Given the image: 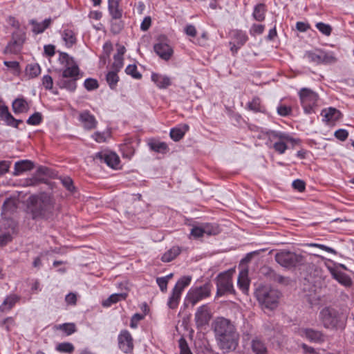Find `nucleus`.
<instances>
[{"mask_svg": "<svg viewBox=\"0 0 354 354\" xmlns=\"http://www.w3.org/2000/svg\"><path fill=\"white\" fill-rule=\"evenodd\" d=\"M28 211L32 219H49L55 212V201L47 194L31 196L28 198Z\"/></svg>", "mask_w": 354, "mask_h": 354, "instance_id": "1", "label": "nucleus"}, {"mask_svg": "<svg viewBox=\"0 0 354 354\" xmlns=\"http://www.w3.org/2000/svg\"><path fill=\"white\" fill-rule=\"evenodd\" d=\"M254 295L262 308L274 310L278 306L281 293L269 285H260L257 288Z\"/></svg>", "mask_w": 354, "mask_h": 354, "instance_id": "2", "label": "nucleus"}, {"mask_svg": "<svg viewBox=\"0 0 354 354\" xmlns=\"http://www.w3.org/2000/svg\"><path fill=\"white\" fill-rule=\"evenodd\" d=\"M274 259L281 266L287 269L303 266L306 262L305 257L302 254L286 250H282L277 252L274 255Z\"/></svg>", "mask_w": 354, "mask_h": 354, "instance_id": "3", "label": "nucleus"}, {"mask_svg": "<svg viewBox=\"0 0 354 354\" xmlns=\"http://www.w3.org/2000/svg\"><path fill=\"white\" fill-rule=\"evenodd\" d=\"M215 339L237 332L236 328L230 319L223 317H216L212 324Z\"/></svg>", "mask_w": 354, "mask_h": 354, "instance_id": "4", "label": "nucleus"}, {"mask_svg": "<svg viewBox=\"0 0 354 354\" xmlns=\"http://www.w3.org/2000/svg\"><path fill=\"white\" fill-rule=\"evenodd\" d=\"M58 60L63 66L61 77L80 78V69L73 57L66 53H60Z\"/></svg>", "mask_w": 354, "mask_h": 354, "instance_id": "5", "label": "nucleus"}, {"mask_svg": "<svg viewBox=\"0 0 354 354\" xmlns=\"http://www.w3.org/2000/svg\"><path fill=\"white\" fill-rule=\"evenodd\" d=\"M240 335L237 332L232 333L227 336L216 339V342L218 348L223 353H228L236 349L239 342Z\"/></svg>", "mask_w": 354, "mask_h": 354, "instance_id": "6", "label": "nucleus"}, {"mask_svg": "<svg viewBox=\"0 0 354 354\" xmlns=\"http://www.w3.org/2000/svg\"><path fill=\"white\" fill-rule=\"evenodd\" d=\"M212 286L209 283H206L200 287L191 288L186 297V299L194 306L199 301L207 298L210 296Z\"/></svg>", "mask_w": 354, "mask_h": 354, "instance_id": "7", "label": "nucleus"}, {"mask_svg": "<svg viewBox=\"0 0 354 354\" xmlns=\"http://www.w3.org/2000/svg\"><path fill=\"white\" fill-rule=\"evenodd\" d=\"M216 296L221 297L227 292L233 291V285L232 281V272L227 271L222 272L216 277Z\"/></svg>", "mask_w": 354, "mask_h": 354, "instance_id": "8", "label": "nucleus"}, {"mask_svg": "<svg viewBox=\"0 0 354 354\" xmlns=\"http://www.w3.org/2000/svg\"><path fill=\"white\" fill-rule=\"evenodd\" d=\"M212 318L211 308L208 304H203L197 308L194 314V321L197 328H201L209 324Z\"/></svg>", "mask_w": 354, "mask_h": 354, "instance_id": "9", "label": "nucleus"}, {"mask_svg": "<svg viewBox=\"0 0 354 354\" xmlns=\"http://www.w3.org/2000/svg\"><path fill=\"white\" fill-rule=\"evenodd\" d=\"M299 97L305 112L311 113L313 107L317 104V94L309 88H304L299 91Z\"/></svg>", "mask_w": 354, "mask_h": 354, "instance_id": "10", "label": "nucleus"}, {"mask_svg": "<svg viewBox=\"0 0 354 354\" xmlns=\"http://www.w3.org/2000/svg\"><path fill=\"white\" fill-rule=\"evenodd\" d=\"M319 318L326 328L335 327L338 322L336 310L329 307H326L320 311Z\"/></svg>", "mask_w": 354, "mask_h": 354, "instance_id": "11", "label": "nucleus"}, {"mask_svg": "<svg viewBox=\"0 0 354 354\" xmlns=\"http://www.w3.org/2000/svg\"><path fill=\"white\" fill-rule=\"evenodd\" d=\"M15 226L12 221L3 219L0 221V246L7 244L12 240Z\"/></svg>", "mask_w": 354, "mask_h": 354, "instance_id": "12", "label": "nucleus"}, {"mask_svg": "<svg viewBox=\"0 0 354 354\" xmlns=\"http://www.w3.org/2000/svg\"><path fill=\"white\" fill-rule=\"evenodd\" d=\"M118 346L122 351L125 353L132 352L133 349V339L128 330H122L118 335Z\"/></svg>", "mask_w": 354, "mask_h": 354, "instance_id": "13", "label": "nucleus"}, {"mask_svg": "<svg viewBox=\"0 0 354 354\" xmlns=\"http://www.w3.org/2000/svg\"><path fill=\"white\" fill-rule=\"evenodd\" d=\"M270 136L278 139V141L274 144L273 147L274 150L279 153H283L285 152L287 149V142H292L294 140L288 134L280 132L272 131Z\"/></svg>", "mask_w": 354, "mask_h": 354, "instance_id": "14", "label": "nucleus"}, {"mask_svg": "<svg viewBox=\"0 0 354 354\" xmlns=\"http://www.w3.org/2000/svg\"><path fill=\"white\" fill-rule=\"evenodd\" d=\"M261 273L268 280L278 283L279 284L287 285L289 282L288 277H285L281 274H277L273 269L268 266H263L261 268Z\"/></svg>", "mask_w": 354, "mask_h": 354, "instance_id": "15", "label": "nucleus"}, {"mask_svg": "<svg viewBox=\"0 0 354 354\" xmlns=\"http://www.w3.org/2000/svg\"><path fill=\"white\" fill-rule=\"evenodd\" d=\"M299 334L301 337L307 338L310 342L322 343L325 341V336L322 332L312 328H301Z\"/></svg>", "mask_w": 354, "mask_h": 354, "instance_id": "16", "label": "nucleus"}, {"mask_svg": "<svg viewBox=\"0 0 354 354\" xmlns=\"http://www.w3.org/2000/svg\"><path fill=\"white\" fill-rule=\"evenodd\" d=\"M95 159L105 162L109 167L115 168L120 162V158L115 153L100 152L96 153Z\"/></svg>", "mask_w": 354, "mask_h": 354, "instance_id": "17", "label": "nucleus"}, {"mask_svg": "<svg viewBox=\"0 0 354 354\" xmlns=\"http://www.w3.org/2000/svg\"><path fill=\"white\" fill-rule=\"evenodd\" d=\"M0 118L5 121L7 125L15 128L22 123L21 120L15 119L8 111V108L6 105H0Z\"/></svg>", "mask_w": 354, "mask_h": 354, "instance_id": "18", "label": "nucleus"}, {"mask_svg": "<svg viewBox=\"0 0 354 354\" xmlns=\"http://www.w3.org/2000/svg\"><path fill=\"white\" fill-rule=\"evenodd\" d=\"M79 120L86 129H92L95 128L97 121L88 111H84L80 113Z\"/></svg>", "mask_w": 354, "mask_h": 354, "instance_id": "19", "label": "nucleus"}, {"mask_svg": "<svg viewBox=\"0 0 354 354\" xmlns=\"http://www.w3.org/2000/svg\"><path fill=\"white\" fill-rule=\"evenodd\" d=\"M155 52L163 59L168 60L172 55L173 50L166 43L160 42L154 46Z\"/></svg>", "mask_w": 354, "mask_h": 354, "instance_id": "20", "label": "nucleus"}, {"mask_svg": "<svg viewBox=\"0 0 354 354\" xmlns=\"http://www.w3.org/2000/svg\"><path fill=\"white\" fill-rule=\"evenodd\" d=\"M323 120L326 122H333L338 120L342 117L341 112L335 108L329 107L322 111Z\"/></svg>", "mask_w": 354, "mask_h": 354, "instance_id": "21", "label": "nucleus"}, {"mask_svg": "<svg viewBox=\"0 0 354 354\" xmlns=\"http://www.w3.org/2000/svg\"><path fill=\"white\" fill-rule=\"evenodd\" d=\"M329 270L333 277L342 285L346 287H350L352 285V280L346 274L335 268H329Z\"/></svg>", "mask_w": 354, "mask_h": 354, "instance_id": "22", "label": "nucleus"}, {"mask_svg": "<svg viewBox=\"0 0 354 354\" xmlns=\"http://www.w3.org/2000/svg\"><path fill=\"white\" fill-rule=\"evenodd\" d=\"M12 111L15 114L26 113L29 110L27 101L23 97L15 99L12 104Z\"/></svg>", "mask_w": 354, "mask_h": 354, "instance_id": "23", "label": "nucleus"}, {"mask_svg": "<svg viewBox=\"0 0 354 354\" xmlns=\"http://www.w3.org/2000/svg\"><path fill=\"white\" fill-rule=\"evenodd\" d=\"M33 167L34 164L30 160H25L17 162L15 164V171L13 172V175L18 176L22 172L31 170Z\"/></svg>", "mask_w": 354, "mask_h": 354, "instance_id": "24", "label": "nucleus"}, {"mask_svg": "<svg viewBox=\"0 0 354 354\" xmlns=\"http://www.w3.org/2000/svg\"><path fill=\"white\" fill-rule=\"evenodd\" d=\"M120 0H109V10L113 20L120 19L122 15V10L119 9Z\"/></svg>", "mask_w": 354, "mask_h": 354, "instance_id": "25", "label": "nucleus"}, {"mask_svg": "<svg viewBox=\"0 0 354 354\" xmlns=\"http://www.w3.org/2000/svg\"><path fill=\"white\" fill-rule=\"evenodd\" d=\"M251 348L254 354H267L268 353L266 344L259 338H254L252 340Z\"/></svg>", "mask_w": 354, "mask_h": 354, "instance_id": "26", "label": "nucleus"}, {"mask_svg": "<svg viewBox=\"0 0 354 354\" xmlns=\"http://www.w3.org/2000/svg\"><path fill=\"white\" fill-rule=\"evenodd\" d=\"M238 285L244 293L248 292L250 285L248 270H243L240 272L238 277Z\"/></svg>", "mask_w": 354, "mask_h": 354, "instance_id": "27", "label": "nucleus"}, {"mask_svg": "<svg viewBox=\"0 0 354 354\" xmlns=\"http://www.w3.org/2000/svg\"><path fill=\"white\" fill-rule=\"evenodd\" d=\"M76 79L68 77H60L58 80V85L62 88H66L70 91H74L76 89Z\"/></svg>", "mask_w": 354, "mask_h": 354, "instance_id": "28", "label": "nucleus"}, {"mask_svg": "<svg viewBox=\"0 0 354 354\" xmlns=\"http://www.w3.org/2000/svg\"><path fill=\"white\" fill-rule=\"evenodd\" d=\"M151 80L160 88H165L170 85L171 82L168 77L157 73H153Z\"/></svg>", "mask_w": 354, "mask_h": 354, "instance_id": "29", "label": "nucleus"}, {"mask_svg": "<svg viewBox=\"0 0 354 354\" xmlns=\"http://www.w3.org/2000/svg\"><path fill=\"white\" fill-rule=\"evenodd\" d=\"M41 73V68L37 63L29 64L25 68V75L28 79L37 77Z\"/></svg>", "mask_w": 354, "mask_h": 354, "instance_id": "30", "label": "nucleus"}, {"mask_svg": "<svg viewBox=\"0 0 354 354\" xmlns=\"http://www.w3.org/2000/svg\"><path fill=\"white\" fill-rule=\"evenodd\" d=\"M127 297V293H116L111 295L108 299L102 301L104 307H109L113 304H115L121 300H124Z\"/></svg>", "mask_w": 354, "mask_h": 354, "instance_id": "31", "label": "nucleus"}, {"mask_svg": "<svg viewBox=\"0 0 354 354\" xmlns=\"http://www.w3.org/2000/svg\"><path fill=\"white\" fill-rule=\"evenodd\" d=\"M180 248L178 246H174L163 254L161 257V260L163 262H170L174 259L180 253Z\"/></svg>", "mask_w": 354, "mask_h": 354, "instance_id": "32", "label": "nucleus"}, {"mask_svg": "<svg viewBox=\"0 0 354 354\" xmlns=\"http://www.w3.org/2000/svg\"><path fill=\"white\" fill-rule=\"evenodd\" d=\"M32 25V31L36 34L43 32L51 24L50 19H45L42 23H37L35 20H31Z\"/></svg>", "mask_w": 354, "mask_h": 354, "instance_id": "33", "label": "nucleus"}, {"mask_svg": "<svg viewBox=\"0 0 354 354\" xmlns=\"http://www.w3.org/2000/svg\"><path fill=\"white\" fill-rule=\"evenodd\" d=\"M189 127L187 124L183 126V128H173L170 131V137L174 141H179L182 139L185 133V132L188 130Z\"/></svg>", "mask_w": 354, "mask_h": 354, "instance_id": "34", "label": "nucleus"}, {"mask_svg": "<svg viewBox=\"0 0 354 354\" xmlns=\"http://www.w3.org/2000/svg\"><path fill=\"white\" fill-rule=\"evenodd\" d=\"M191 280H192V277L190 276H184V277H181L177 281L173 290L174 292H178L179 294L181 295L184 288L189 285Z\"/></svg>", "mask_w": 354, "mask_h": 354, "instance_id": "35", "label": "nucleus"}, {"mask_svg": "<svg viewBox=\"0 0 354 354\" xmlns=\"http://www.w3.org/2000/svg\"><path fill=\"white\" fill-rule=\"evenodd\" d=\"M322 64H334L338 59L333 52H326L322 50Z\"/></svg>", "mask_w": 354, "mask_h": 354, "instance_id": "36", "label": "nucleus"}, {"mask_svg": "<svg viewBox=\"0 0 354 354\" xmlns=\"http://www.w3.org/2000/svg\"><path fill=\"white\" fill-rule=\"evenodd\" d=\"M266 6L263 3L257 4L253 11L252 16L258 21H262L265 19Z\"/></svg>", "mask_w": 354, "mask_h": 354, "instance_id": "37", "label": "nucleus"}, {"mask_svg": "<svg viewBox=\"0 0 354 354\" xmlns=\"http://www.w3.org/2000/svg\"><path fill=\"white\" fill-rule=\"evenodd\" d=\"M322 50L317 49L314 51H307L305 57L309 62L316 63L317 64H322Z\"/></svg>", "mask_w": 354, "mask_h": 354, "instance_id": "38", "label": "nucleus"}, {"mask_svg": "<svg viewBox=\"0 0 354 354\" xmlns=\"http://www.w3.org/2000/svg\"><path fill=\"white\" fill-rule=\"evenodd\" d=\"M19 297L16 295H11L8 296L3 301L2 305L0 306L2 310H10L14 305L19 301Z\"/></svg>", "mask_w": 354, "mask_h": 354, "instance_id": "39", "label": "nucleus"}, {"mask_svg": "<svg viewBox=\"0 0 354 354\" xmlns=\"http://www.w3.org/2000/svg\"><path fill=\"white\" fill-rule=\"evenodd\" d=\"M118 72V71L114 70L113 71H110L106 74V80L111 88H114L119 80Z\"/></svg>", "mask_w": 354, "mask_h": 354, "instance_id": "40", "label": "nucleus"}, {"mask_svg": "<svg viewBox=\"0 0 354 354\" xmlns=\"http://www.w3.org/2000/svg\"><path fill=\"white\" fill-rule=\"evenodd\" d=\"M17 208V202L15 199L8 198L6 199L2 206V209L4 213L12 212Z\"/></svg>", "mask_w": 354, "mask_h": 354, "instance_id": "41", "label": "nucleus"}, {"mask_svg": "<svg viewBox=\"0 0 354 354\" xmlns=\"http://www.w3.org/2000/svg\"><path fill=\"white\" fill-rule=\"evenodd\" d=\"M57 328L64 331L67 335H70L76 331V326L73 323H65L57 326Z\"/></svg>", "mask_w": 354, "mask_h": 354, "instance_id": "42", "label": "nucleus"}, {"mask_svg": "<svg viewBox=\"0 0 354 354\" xmlns=\"http://www.w3.org/2000/svg\"><path fill=\"white\" fill-rule=\"evenodd\" d=\"M180 295H181L178 292H174V290L172 291V294L167 303V305L170 308L174 309L178 306Z\"/></svg>", "mask_w": 354, "mask_h": 354, "instance_id": "43", "label": "nucleus"}, {"mask_svg": "<svg viewBox=\"0 0 354 354\" xmlns=\"http://www.w3.org/2000/svg\"><path fill=\"white\" fill-rule=\"evenodd\" d=\"M56 350L60 353H71L74 351V346L71 343L64 342L57 344Z\"/></svg>", "mask_w": 354, "mask_h": 354, "instance_id": "44", "label": "nucleus"}, {"mask_svg": "<svg viewBox=\"0 0 354 354\" xmlns=\"http://www.w3.org/2000/svg\"><path fill=\"white\" fill-rule=\"evenodd\" d=\"M149 147L153 151L160 153H165L168 149L166 143L160 142L149 143Z\"/></svg>", "mask_w": 354, "mask_h": 354, "instance_id": "45", "label": "nucleus"}, {"mask_svg": "<svg viewBox=\"0 0 354 354\" xmlns=\"http://www.w3.org/2000/svg\"><path fill=\"white\" fill-rule=\"evenodd\" d=\"M316 28L324 35L329 36L332 32V28L329 24L323 22H318L315 25Z\"/></svg>", "mask_w": 354, "mask_h": 354, "instance_id": "46", "label": "nucleus"}, {"mask_svg": "<svg viewBox=\"0 0 354 354\" xmlns=\"http://www.w3.org/2000/svg\"><path fill=\"white\" fill-rule=\"evenodd\" d=\"M237 45L243 46L247 41L248 37L246 34L241 30H237L234 34Z\"/></svg>", "mask_w": 354, "mask_h": 354, "instance_id": "47", "label": "nucleus"}, {"mask_svg": "<svg viewBox=\"0 0 354 354\" xmlns=\"http://www.w3.org/2000/svg\"><path fill=\"white\" fill-rule=\"evenodd\" d=\"M127 74L131 75L135 79H140L142 75L138 72L137 66L135 64L129 65L125 70Z\"/></svg>", "mask_w": 354, "mask_h": 354, "instance_id": "48", "label": "nucleus"}, {"mask_svg": "<svg viewBox=\"0 0 354 354\" xmlns=\"http://www.w3.org/2000/svg\"><path fill=\"white\" fill-rule=\"evenodd\" d=\"M41 114L39 112H36L29 117L27 123L30 125H37L41 122Z\"/></svg>", "mask_w": 354, "mask_h": 354, "instance_id": "49", "label": "nucleus"}, {"mask_svg": "<svg viewBox=\"0 0 354 354\" xmlns=\"http://www.w3.org/2000/svg\"><path fill=\"white\" fill-rule=\"evenodd\" d=\"M123 28V23L122 21H118V19L114 20L111 21V31L116 35L120 32V31Z\"/></svg>", "mask_w": 354, "mask_h": 354, "instance_id": "50", "label": "nucleus"}, {"mask_svg": "<svg viewBox=\"0 0 354 354\" xmlns=\"http://www.w3.org/2000/svg\"><path fill=\"white\" fill-rule=\"evenodd\" d=\"M84 86L88 91H92L98 88V82L93 78H88L84 81Z\"/></svg>", "mask_w": 354, "mask_h": 354, "instance_id": "51", "label": "nucleus"}, {"mask_svg": "<svg viewBox=\"0 0 354 354\" xmlns=\"http://www.w3.org/2000/svg\"><path fill=\"white\" fill-rule=\"evenodd\" d=\"M21 48V44L17 41H14L8 45L6 50L12 53H17L20 51Z\"/></svg>", "mask_w": 354, "mask_h": 354, "instance_id": "52", "label": "nucleus"}, {"mask_svg": "<svg viewBox=\"0 0 354 354\" xmlns=\"http://www.w3.org/2000/svg\"><path fill=\"white\" fill-rule=\"evenodd\" d=\"M63 39L68 44H73L75 42V37L71 30H65L63 34Z\"/></svg>", "mask_w": 354, "mask_h": 354, "instance_id": "53", "label": "nucleus"}, {"mask_svg": "<svg viewBox=\"0 0 354 354\" xmlns=\"http://www.w3.org/2000/svg\"><path fill=\"white\" fill-rule=\"evenodd\" d=\"M179 347L180 349V354H192L191 352L186 340L184 338H180L179 340Z\"/></svg>", "mask_w": 354, "mask_h": 354, "instance_id": "54", "label": "nucleus"}, {"mask_svg": "<svg viewBox=\"0 0 354 354\" xmlns=\"http://www.w3.org/2000/svg\"><path fill=\"white\" fill-rule=\"evenodd\" d=\"M264 26L261 24H254L251 28L250 29V33L252 36H255L256 35H260L263 33L264 30Z\"/></svg>", "mask_w": 354, "mask_h": 354, "instance_id": "55", "label": "nucleus"}, {"mask_svg": "<svg viewBox=\"0 0 354 354\" xmlns=\"http://www.w3.org/2000/svg\"><path fill=\"white\" fill-rule=\"evenodd\" d=\"M113 58V68L116 71H119L123 66V57L114 55Z\"/></svg>", "mask_w": 354, "mask_h": 354, "instance_id": "56", "label": "nucleus"}, {"mask_svg": "<svg viewBox=\"0 0 354 354\" xmlns=\"http://www.w3.org/2000/svg\"><path fill=\"white\" fill-rule=\"evenodd\" d=\"M144 318V315H141V314H139V313H136L135 315H133V316L131 317V323H130V326L133 328H135L137 327L138 326V322H140V320H142V319Z\"/></svg>", "mask_w": 354, "mask_h": 354, "instance_id": "57", "label": "nucleus"}, {"mask_svg": "<svg viewBox=\"0 0 354 354\" xmlns=\"http://www.w3.org/2000/svg\"><path fill=\"white\" fill-rule=\"evenodd\" d=\"M42 84L46 89H51L53 85V78L51 76L44 75L42 78Z\"/></svg>", "mask_w": 354, "mask_h": 354, "instance_id": "58", "label": "nucleus"}, {"mask_svg": "<svg viewBox=\"0 0 354 354\" xmlns=\"http://www.w3.org/2000/svg\"><path fill=\"white\" fill-rule=\"evenodd\" d=\"M348 136V133L345 129H339L335 132V136L341 141L345 140Z\"/></svg>", "mask_w": 354, "mask_h": 354, "instance_id": "59", "label": "nucleus"}, {"mask_svg": "<svg viewBox=\"0 0 354 354\" xmlns=\"http://www.w3.org/2000/svg\"><path fill=\"white\" fill-rule=\"evenodd\" d=\"M62 183L63 185L69 191H73L75 187L73 186V180L69 177H66L62 179Z\"/></svg>", "mask_w": 354, "mask_h": 354, "instance_id": "60", "label": "nucleus"}, {"mask_svg": "<svg viewBox=\"0 0 354 354\" xmlns=\"http://www.w3.org/2000/svg\"><path fill=\"white\" fill-rule=\"evenodd\" d=\"M305 185L304 181L299 179L295 180L292 182V187L299 192L304 191Z\"/></svg>", "mask_w": 354, "mask_h": 354, "instance_id": "61", "label": "nucleus"}, {"mask_svg": "<svg viewBox=\"0 0 354 354\" xmlns=\"http://www.w3.org/2000/svg\"><path fill=\"white\" fill-rule=\"evenodd\" d=\"M156 282H157L158 285L159 286L161 291H162V292L167 291L168 282L167 281L166 278H163V277L157 278Z\"/></svg>", "mask_w": 354, "mask_h": 354, "instance_id": "62", "label": "nucleus"}, {"mask_svg": "<svg viewBox=\"0 0 354 354\" xmlns=\"http://www.w3.org/2000/svg\"><path fill=\"white\" fill-rule=\"evenodd\" d=\"M248 106L251 110H253L254 111H260L261 109L259 99H254L251 102L249 103Z\"/></svg>", "mask_w": 354, "mask_h": 354, "instance_id": "63", "label": "nucleus"}, {"mask_svg": "<svg viewBox=\"0 0 354 354\" xmlns=\"http://www.w3.org/2000/svg\"><path fill=\"white\" fill-rule=\"evenodd\" d=\"M65 301L68 305H75L77 302V296L75 293L71 292L66 296Z\"/></svg>", "mask_w": 354, "mask_h": 354, "instance_id": "64", "label": "nucleus"}]
</instances>
